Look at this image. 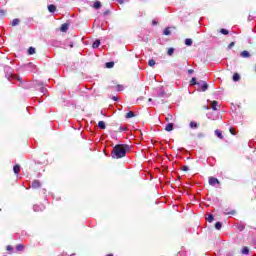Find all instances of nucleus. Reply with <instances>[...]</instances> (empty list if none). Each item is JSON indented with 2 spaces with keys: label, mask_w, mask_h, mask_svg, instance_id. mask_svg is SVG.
Masks as SVG:
<instances>
[{
  "label": "nucleus",
  "mask_w": 256,
  "mask_h": 256,
  "mask_svg": "<svg viewBox=\"0 0 256 256\" xmlns=\"http://www.w3.org/2000/svg\"><path fill=\"white\" fill-rule=\"evenodd\" d=\"M188 73H189V74L193 73V70H191V69H190V70H188Z\"/></svg>",
  "instance_id": "39"
},
{
  "label": "nucleus",
  "mask_w": 256,
  "mask_h": 256,
  "mask_svg": "<svg viewBox=\"0 0 256 256\" xmlns=\"http://www.w3.org/2000/svg\"><path fill=\"white\" fill-rule=\"evenodd\" d=\"M167 53H168V55L171 56V55H173V53H175V49L174 48H169Z\"/></svg>",
  "instance_id": "26"
},
{
  "label": "nucleus",
  "mask_w": 256,
  "mask_h": 256,
  "mask_svg": "<svg viewBox=\"0 0 256 256\" xmlns=\"http://www.w3.org/2000/svg\"><path fill=\"white\" fill-rule=\"evenodd\" d=\"M185 45H187L188 47H191L193 45V40L191 38H187L185 40Z\"/></svg>",
  "instance_id": "7"
},
{
  "label": "nucleus",
  "mask_w": 256,
  "mask_h": 256,
  "mask_svg": "<svg viewBox=\"0 0 256 256\" xmlns=\"http://www.w3.org/2000/svg\"><path fill=\"white\" fill-rule=\"evenodd\" d=\"M117 91H123V86L122 85H118L117 86Z\"/></svg>",
  "instance_id": "33"
},
{
  "label": "nucleus",
  "mask_w": 256,
  "mask_h": 256,
  "mask_svg": "<svg viewBox=\"0 0 256 256\" xmlns=\"http://www.w3.org/2000/svg\"><path fill=\"white\" fill-rule=\"evenodd\" d=\"M206 219H207V221H208L209 223H212V221H213L214 218H213V215L210 214Z\"/></svg>",
  "instance_id": "29"
},
{
  "label": "nucleus",
  "mask_w": 256,
  "mask_h": 256,
  "mask_svg": "<svg viewBox=\"0 0 256 256\" xmlns=\"http://www.w3.org/2000/svg\"><path fill=\"white\" fill-rule=\"evenodd\" d=\"M48 10L50 11V13H55V11H57V7L51 4L48 6Z\"/></svg>",
  "instance_id": "4"
},
{
  "label": "nucleus",
  "mask_w": 256,
  "mask_h": 256,
  "mask_svg": "<svg viewBox=\"0 0 256 256\" xmlns=\"http://www.w3.org/2000/svg\"><path fill=\"white\" fill-rule=\"evenodd\" d=\"M221 227H222V225H221V222H217L216 224H215V228L216 229H221Z\"/></svg>",
  "instance_id": "30"
},
{
  "label": "nucleus",
  "mask_w": 256,
  "mask_h": 256,
  "mask_svg": "<svg viewBox=\"0 0 256 256\" xmlns=\"http://www.w3.org/2000/svg\"><path fill=\"white\" fill-rule=\"evenodd\" d=\"M32 187H33V189H37V187H41V183L39 181L35 180L32 183Z\"/></svg>",
  "instance_id": "8"
},
{
  "label": "nucleus",
  "mask_w": 256,
  "mask_h": 256,
  "mask_svg": "<svg viewBox=\"0 0 256 256\" xmlns=\"http://www.w3.org/2000/svg\"><path fill=\"white\" fill-rule=\"evenodd\" d=\"M108 256H112V255H108Z\"/></svg>",
  "instance_id": "43"
},
{
  "label": "nucleus",
  "mask_w": 256,
  "mask_h": 256,
  "mask_svg": "<svg viewBox=\"0 0 256 256\" xmlns=\"http://www.w3.org/2000/svg\"><path fill=\"white\" fill-rule=\"evenodd\" d=\"M219 105V102H217V101H213L212 103H211V107H212V109H213V111H217V106Z\"/></svg>",
  "instance_id": "6"
},
{
  "label": "nucleus",
  "mask_w": 256,
  "mask_h": 256,
  "mask_svg": "<svg viewBox=\"0 0 256 256\" xmlns=\"http://www.w3.org/2000/svg\"><path fill=\"white\" fill-rule=\"evenodd\" d=\"M100 45H101V41L96 40V41L93 43L92 47H93V49H97V47H99Z\"/></svg>",
  "instance_id": "13"
},
{
  "label": "nucleus",
  "mask_w": 256,
  "mask_h": 256,
  "mask_svg": "<svg viewBox=\"0 0 256 256\" xmlns=\"http://www.w3.org/2000/svg\"><path fill=\"white\" fill-rule=\"evenodd\" d=\"M19 23H20V20H19V19H14V20L12 21V27H15L16 25H19Z\"/></svg>",
  "instance_id": "19"
},
{
  "label": "nucleus",
  "mask_w": 256,
  "mask_h": 256,
  "mask_svg": "<svg viewBox=\"0 0 256 256\" xmlns=\"http://www.w3.org/2000/svg\"><path fill=\"white\" fill-rule=\"evenodd\" d=\"M153 25H157V22H156V21H153Z\"/></svg>",
  "instance_id": "40"
},
{
  "label": "nucleus",
  "mask_w": 256,
  "mask_h": 256,
  "mask_svg": "<svg viewBox=\"0 0 256 256\" xmlns=\"http://www.w3.org/2000/svg\"><path fill=\"white\" fill-rule=\"evenodd\" d=\"M100 8H101V2L100 1L94 2V9H100Z\"/></svg>",
  "instance_id": "17"
},
{
  "label": "nucleus",
  "mask_w": 256,
  "mask_h": 256,
  "mask_svg": "<svg viewBox=\"0 0 256 256\" xmlns=\"http://www.w3.org/2000/svg\"><path fill=\"white\" fill-rule=\"evenodd\" d=\"M190 85H197V79L192 78L190 81Z\"/></svg>",
  "instance_id": "28"
},
{
  "label": "nucleus",
  "mask_w": 256,
  "mask_h": 256,
  "mask_svg": "<svg viewBox=\"0 0 256 256\" xmlns=\"http://www.w3.org/2000/svg\"><path fill=\"white\" fill-rule=\"evenodd\" d=\"M7 251H13L12 246H7Z\"/></svg>",
  "instance_id": "36"
},
{
  "label": "nucleus",
  "mask_w": 256,
  "mask_h": 256,
  "mask_svg": "<svg viewBox=\"0 0 256 256\" xmlns=\"http://www.w3.org/2000/svg\"><path fill=\"white\" fill-rule=\"evenodd\" d=\"M207 89H209L207 82H202L201 91H207Z\"/></svg>",
  "instance_id": "5"
},
{
  "label": "nucleus",
  "mask_w": 256,
  "mask_h": 256,
  "mask_svg": "<svg viewBox=\"0 0 256 256\" xmlns=\"http://www.w3.org/2000/svg\"><path fill=\"white\" fill-rule=\"evenodd\" d=\"M220 33H222V35H229V31L227 29H221Z\"/></svg>",
  "instance_id": "24"
},
{
  "label": "nucleus",
  "mask_w": 256,
  "mask_h": 256,
  "mask_svg": "<svg viewBox=\"0 0 256 256\" xmlns=\"http://www.w3.org/2000/svg\"><path fill=\"white\" fill-rule=\"evenodd\" d=\"M231 135H235V128H230Z\"/></svg>",
  "instance_id": "34"
},
{
  "label": "nucleus",
  "mask_w": 256,
  "mask_h": 256,
  "mask_svg": "<svg viewBox=\"0 0 256 256\" xmlns=\"http://www.w3.org/2000/svg\"><path fill=\"white\" fill-rule=\"evenodd\" d=\"M13 171L16 175H18L19 171H21V166L19 165H15L13 168Z\"/></svg>",
  "instance_id": "9"
},
{
  "label": "nucleus",
  "mask_w": 256,
  "mask_h": 256,
  "mask_svg": "<svg viewBox=\"0 0 256 256\" xmlns=\"http://www.w3.org/2000/svg\"><path fill=\"white\" fill-rule=\"evenodd\" d=\"M121 5H123V0H118Z\"/></svg>",
  "instance_id": "38"
},
{
  "label": "nucleus",
  "mask_w": 256,
  "mask_h": 256,
  "mask_svg": "<svg viewBox=\"0 0 256 256\" xmlns=\"http://www.w3.org/2000/svg\"><path fill=\"white\" fill-rule=\"evenodd\" d=\"M191 129H197L198 125L196 122H190Z\"/></svg>",
  "instance_id": "22"
},
{
  "label": "nucleus",
  "mask_w": 256,
  "mask_h": 256,
  "mask_svg": "<svg viewBox=\"0 0 256 256\" xmlns=\"http://www.w3.org/2000/svg\"><path fill=\"white\" fill-rule=\"evenodd\" d=\"M98 127H99L100 129H105V128H106L105 122L99 121V122H98Z\"/></svg>",
  "instance_id": "18"
},
{
  "label": "nucleus",
  "mask_w": 256,
  "mask_h": 256,
  "mask_svg": "<svg viewBox=\"0 0 256 256\" xmlns=\"http://www.w3.org/2000/svg\"><path fill=\"white\" fill-rule=\"evenodd\" d=\"M242 255H249V248L247 246L242 248Z\"/></svg>",
  "instance_id": "12"
},
{
  "label": "nucleus",
  "mask_w": 256,
  "mask_h": 256,
  "mask_svg": "<svg viewBox=\"0 0 256 256\" xmlns=\"http://www.w3.org/2000/svg\"><path fill=\"white\" fill-rule=\"evenodd\" d=\"M241 57L247 58V57H251V55L247 50H244L243 52H241Z\"/></svg>",
  "instance_id": "10"
},
{
  "label": "nucleus",
  "mask_w": 256,
  "mask_h": 256,
  "mask_svg": "<svg viewBox=\"0 0 256 256\" xmlns=\"http://www.w3.org/2000/svg\"><path fill=\"white\" fill-rule=\"evenodd\" d=\"M0 13H1L2 15H5V11H3V10H1Z\"/></svg>",
  "instance_id": "37"
},
{
  "label": "nucleus",
  "mask_w": 256,
  "mask_h": 256,
  "mask_svg": "<svg viewBox=\"0 0 256 256\" xmlns=\"http://www.w3.org/2000/svg\"><path fill=\"white\" fill-rule=\"evenodd\" d=\"M239 79H241V76H239V74H234L233 75V81H239Z\"/></svg>",
  "instance_id": "21"
},
{
  "label": "nucleus",
  "mask_w": 256,
  "mask_h": 256,
  "mask_svg": "<svg viewBox=\"0 0 256 256\" xmlns=\"http://www.w3.org/2000/svg\"><path fill=\"white\" fill-rule=\"evenodd\" d=\"M164 35H171V30L169 28H166L164 30Z\"/></svg>",
  "instance_id": "27"
},
{
  "label": "nucleus",
  "mask_w": 256,
  "mask_h": 256,
  "mask_svg": "<svg viewBox=\"0 0 256 256\" xmlns=\"http://www.w3.org/2000/svg\"><path fill=\"white\" fill-rule=\"evenodd\" d=\"M23 249H25V246H23V245H21V244H19V245L16 246V250H17V251H23Z\"/></svg>",
  "instance_id": "23"
},
{
  "label": "nucleus",
  "mask_w": 256,
  "mask_h": 256,
  "mask_svg": "<svg viewBox=\"0 0 256 256\" xmlns=\"http://www.w3.org/2000/svg\"><path fill=\"white\" fill-rule=\"evenodd\" d=\"M148 65L150 67H155V60H153V59L149 60Z\"/></svg>",
  "instance_id": "25"
},
{
  "label": "nucleus",
  "mask_w": 256,
  "mask_h": 256,
  "mask_svg": "<svg viewBox=\"0 0 256 256\" xmlns=\"http://www.w3.org/2000/svg\"><path fill=\"white\" fill-rule=\"evenodd\" d=\"M127 155V146L125 145H116L112 150L113 159H121Z\"/></svg>",
  "instance_id": "1"
},
{
  "label": "nucleus",
  "mask_w": 256,
  "mask_h": 256,
  "mask_svg": "<svg viewBox=\"0 0 256 256\" xmlns=\"http://www.w3.org/2000/svg\"><path fill=\"white\" fill-rule=\"evenodd\" d=\"M68 30H69V24H62L60 31H62V33H67Z\"/></svg>",
  "instance_id": "3"
},
{
  "label": "nucleus",
  "mask_w": 256,
  "mask_h": 256,
  "mask_svg": "<svg viewBox=\"0 0 256 256\" xmlns=\"http://www.w3.org/2000/svg\"><path fill=\"white\" fill-rule=\"evenodd\" d=\"M133 117H135V113H133L131 111L126 114V119H131Z\"/></svg>",
  "instance_id": "16"
},
{
  "label": "nucleus",
  "mask_w": 256,
  "mask_h": 256,
  "mask_svg": "<svg viewBox=\"0 0 256 256\" xmlns=\"http://www.w3.org/2000/svg\"><path fill=\"white\" fill-rule=\"evenodd\" d=\"M182 171H189V167L183 166V167H182Z\"/></svg>",
  "instance_id": "35"
},
{
  "label": "nucleus",
  "mask_w": 256,
  "mask_h": 256,
  "mask_svg": "<svg viewBox=\"0 0 256 256\" xmlns=\"http://www.w3.org/2000/svg\"><path fill=\"white\" fill-rule=\"evenodd\" d=\"M215 135H216L219 139H223V134L221 133V130H215Z\"/></svg>",
  "instance_id": "15"
},
{
  "label": "nucleus",
  "mask_w": 256,
  "mask_h": 256,
  "mask_svg": "<svg viewBox=\"0 0 256 256\" xmlns=\"http://www.w3.org/2000/svg\"><path fill=\"white\" fill-rule=\"evenodd\" d=\"M232 47H235V42H231V43L228 45V49H231Z\"/></svg>",
  "instance_id": "32"
},
{
  "label": "nucleus",
  "mask_w": 256,
  "mask_h": 256,
  "mask_svg": "<svg viewBox=\"0 0 256 256\" xmlns=\"http://www.w3.org/2000/svg\"><path fill=\"white\" fill-rule=\"evenodd\" d=\"M224 215H235V210H232L231 212H224Z\"/></svg>",
  "instance_id": "31"
},
{
  "label": "nucleus",
  "mask_w": 256,
  "mask_h": 256,
  "mask_svg": "<svg viewBox=\"0 0 256 256\" xmlns=\"http://www.w3.org/2000/svg\"><path fill=\"white\" fill-rule=\"evenodd\" d=\"M106 67H107V69H113V67H115V62L106 63Z\"/></svg>",
  "instance_id": "14"
},
{
  "label": "nucleus",
  "mask_w": 256,
  "mask_h": 256,
  "mask_svg": "<svg viewBox=\"0 0 256 256\" xmlns=\"http://www.w3.org/2000/svg\"><path fill=\"white\" fill-rule=\"evenodd\" d=\"M28 53H29V55H35V48L30 47V48L28 49Z\"/></svg>",
  "instance_id": "20"
},
{
  "label": "nucleus",
  "mask_w": 256,
  "mask_h": 256,
  "mask_svg": "<svg viewBox=\"0 0 256 256\" xmlns=\"http://www.w3.org/2000/svg\"><path fill=\"white\" fill-rule=\"evenodd\" d=\"M165 131H173V123H169L165 127Z\"/></svg>",
  "instance_id": "11"
},
{
  "label": "nucleus",
  "mask_w": 256,
  "mask_h": 256,
  "mask_svg": "<svg viewBox=\"0 0 256 256\" xmlns=\"http://www.w3.org/2000/svg\"><path fill=\"white\" fill-rule=\"evenodd\" d=\"M217 183V185H220L221 182H219V179L215 178V177H210L209 178V185H215Z\"/></svg>",
  "instance_id": "2"
},
{
  "label": "nucleus",
  "mask_w": 256,
  "mask_h": 256,
  "mask_svg": "<svg viewBox=\"0 0 256 256\" xmlns=\"http://www.w3.org/2000/svg\"><path fill=\"white\" fill-rule=\"evenodd\" d=\"M148 101H150V102H151V101H153V99L149 98V99H148Z\"/></svg>",
  "instance_id": "41"
},
{
  "label": "nucleus",
  "mask_w": 256,
  "mask_h": 256,
  "mask_svg": "<svg viewBox=\"0 0 256 256\" xmlns=\"http://www.w3.org/2000/svg\"><path fill=\"white\" fill-rule=\"evenodd\" d=\"M114 100H115V101H117V98H116V97H114Z\"/></svg>",
  "instance_id": "42"
}]
</instances>
